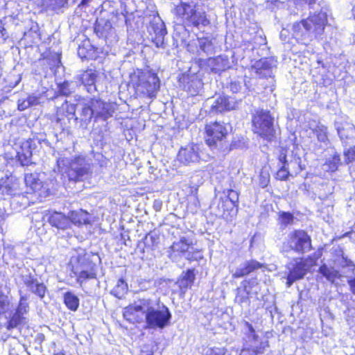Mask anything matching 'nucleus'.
Returning <instances> with one entry per match:
<instances>
[{
    "label": "nucleus",
    "mask_w": 355,
    "mask_h": 355,
    "mask_svg": "<svg viewBox=\"0 0 355 355\" xmlns=\"http://www.w3.org/2000/svg\"><path fill=\"white\" fill-rule=\"evenodd\" d=\"M66 306L71 311H76L79 306V299L71 292H67L64 295Z\"/></svg>",
    "instance_id": "nucleus-29"
},
{
    "label": "nucleus",
    "mask_w": 355,
    "mask_h": 355,
    "mask_svg": "<svg viewBox=\"0 0 355 355\" xmlns=\"http://www.w3.org/2000/svg\"><path fill=\"white\" fill-rule=\"evenodd\" d=\"M124 318L131 322H146L150 329H164L171 318L168 308L159 299L138 298L123 310Z\"/></svg>",
    "instance_id": "nucleus-1"
},
{
    "label": "nucleus",
    "mask_w": 355,
    "mask_h": 355,
    "mask_svg": "<svg viewBox=\"0 0 355 355\" xmlns=\"http://www.w3.org/2000/svg\"><path fill=\"white\" fill-rule=\"evenodd\" d=\"M17 157L22 166H28L32 163V151L29 141H26L21 143L17 150Z\"/></svg>",
    "instance_id": "nucleus-19"
},
{
    "label": "nucleus",
    "mask_w": 355,
    "mask_h": 355,
    "mask_svg": "<svg viewBox=\"0 0 355 355\" xmlns=\"http://www.w3.org/2000/svg\"><path fill=\"white\" fill-rule=\"evenodd\" d=\"M252 130L259 137L272 141L276 137L274 117L268 110L258 109L252 116Z\"/></svg>",
    "instance_id": "nucleus-5"
},
{
    "label": "nucleus",
    "mask_w": 355,
    "mask_h": 355,
    "mask_svg": "<svg viewBox=\"0 0 355 355\" xmlns=\"http://www.w3.org/2000/svg\"><path fill=\"white\" fill-rule=\"evenodd\" d=\"M69 218L70 223L76 225H87L91 223V215L83 209L71 211Z\"/></svg>",
    "instance_id": "nucleus-22"
},
{
    "label": "nucleus",
    "mask_w": 355,
    "mask_h": 355,
    "mask_svg": "<svg viewBox=\"0 0 355 355\" xmlns=\"http://www.w3.org/2000/svg\"><path fill=\"white\" fill-rule=\"evenodd\" d=\"M313 132L319 141L325 143L328 141V130L325 125H317L314 128Z\"/></svg>",
    "instance_id": "nucleus-36"
},
{
    "label": "nucleus",
    "mask_w": 355,
    "mask_h": 355,
    "mask_svg": "<svg viewBox=\"0 0 355 355\" xmlns=\"http://www.w3.org/2000/svg\"><path fill=\"white\" fill-rule=\"evenodd\" d=\"M347 283L350 287L351 292L355 294V277L349 279Z\"/></svg>",
    "instance_id": "nucleus-53"
},
{
    "label": "nucleus",
    "mask_w": 355,
    "mask_h": 355,
    "mask_svg": "<svg viewBox=\"0 0 355 355\" xmlns=\"http://www.w3.org/2000/svg\"><path fill=\"white\" fill-rule=\"evenodd\" d=\"M189 248V243L185 238L180 239V241L174 242L171 245V249L174 252H185Z\"/></svg>",
    "instance_id": "nucleus-40"
},
{
    "label": "nucleus",
    "mask_w": 355,
    "mask_h": 355,
    "mask_svg": "<svg viewBox=\"0 0 355 355\" xmlns=\"http://www.w3.org/2000/svg\"><path fill=\"white\" fill-rule=\"evenodd\" d=\"M327 21V17L324 14L313 13L306 19L295 22L292 28L295 33L300 34L302 37H307L311 41L313 39L321 38Z\"/></svg>",
    "instance_id": "nucleus-4"
},
{
    "label": "nucleus",
    "mask_w": 355,
    "mask_h": 355,
    "mask_svg": "<svg viewBox=\"0 0 355 355\" xmlns=\"http://www.w3.org/2000/svg\"><path fill=\"white\" fill-rule=\"evenodd\" d=\"M149 32L150 34L153 33L155 35V37L152 36V39L155 45L157 47L161 46L164 43L166 30L164 23L158 15L153 17L150 22Z\"/></svg>",
    "instance_id": "nucleus-13"
},
{
    "label": "nucleus",
    "mask_w": 355,
    "mask_h": 355,
    "mask_svg": "<svg viewBox=\"0 0 355 355\" xmlns=\"http://www.w3.org/2000/svg\"><path fill=\"white\" fill-rule=\"evenodd\" d=\"M44 174L40 173H26L24 181L26 185L33 192H39L40 194L47 193L53 186V181L50 183L42 180Z\"/></svg>",
    "instance_id": "nucleus-10"
},
{
    "label": "nucleus",
    "mask_w": 355,
    "mask_h": 355,
    "mask_svg": "<svg viewBox=\"0 0 355 355\" xmlns=\"http://www.w3.org/2000/svg\"><path fill=\"white\" fill-rule=\"evenodd\" d=\"M340 164V157L338 153H334L324 163L327 166V171L334 173L336 171Z\"/></svg>",
    "instance_id": "nucleus-31"
},
{
    "label": "nucleus",
    "mask_w": 355,
    "mask_h": 355,
    "mask_svg": "<svg viewBox=\"0 0 355 355\" xmlns=\"http://www.w3.org/2000/svg\"><path fill=\"white\" fill-rule=\"evenodd\" d=\"M80 267H74V275L77 277V280L80 283H83L88 279L96 278L95 268L87 270H80Z\"/></svg>",
    "instance_id": "nucleus-28"
},
{
    "label": "nucleus",
    "mask_w": 355,
    "mask_h": 355,
    "mask_svg": "<svg viewBox=\"0 0 355 355\" xmlns=\"http://www.w3.org/2000/svg\"><path fill=\"white\" fill-rule=\"evenodd\" d=\"M318 272L325 277L330 283H334L337 279H340L342 277L338 270L333 267H329L327 264H322L318 268Z\"/></svg>",
    "instance_id": "nucleus-23"
},
{
    "label": "nucleus",
    "mask_w": 355,
    "mask_h": 355,
    "mask_svg": "<svg viewBox=\"0 0 355 355\" xmlns=\"http://www.w3.org/2000/svg\"><path fill=\"white\" fill-rule=\"evenodd\" d=\"M200 49L207 55H211L214 53V46L212 42L207 38H201L198 40Z\"/></svg>",
    "instance_id": "nucleus-33"
},
{
    "label": "nucleus",
    "mask_w": 355,
    "mask_h": 355,
    "mask_svg": "<svg viewBox=\"0 0 355 355\" xmlns=\"http://www.w3.org/2000/svg\"><path fill=\"white\" fill-rule=\"evenodd\" d=\"M17 189V184L12 182V180L7 179L0 182V193L3 195H12Z\"/></svg>",
    "instance_id": "nucleus-30"
},
{
    "label": "nucleus",
    "mask_w": 355,
    "mask_h": 355,
    "mask_svg": "<svg viewBox=\"0 0 355 355\" xmlns=\"http://www.w3.org/2000/svg\"><path fill=\"white\" fill-rule=\"evenodd\" d=\"M26 100H30V103H31V105H35V104H36V103H37V98H35V97H31V96H30V97H28Z\"/></svg>",
    "instance_id": "nucleus-54"
},
{
    "label": "nucleus",
    "mask_w": 355,
    "mask_h": 355,
    "mask_svg": "<svg viewBox=\"0 0 355 355\" xmlns=\"http://www.w3.org/2000/svg\"><path fill=\"white\" fill-rule=\"evenodd\" d=\"M8 37L6 28L3 26L2 21L0 20V43L4 42Z\"/></svg>",
    "instance_id": "nucleus-50"
},
{
    "label": "nucleus",
    "mask_w": 355,
    "mask_h": 355,
    "mask_svg": "<svg viewBox=\"0 0 355 355\" xmlns=\"http://www.w3.org/2000/svg\"><path fill=\"white\" fill-rule=\"evenodd\" d=\"M236 196V193L234 191H230L229 193V196H220L218 199L217 204V215L219 216H225V211H227L230 208L232 207L234 205V200L232 198V196Z\"/></svg>",
    "instance_id": "nucleus-21"
},
{
    "label": "nucleus",
    "mask_w": 355,
    "mask_h": 355,
    "mask_svg": "<svg viewBox=\"0 0 355 355\" xmlns=\"http://www.w3.org/2000/svg\"><path fill=\"white\" fill-rule=\"evenodd\" d=\"M280 223L284 225L293 223L294 217L293 214L288 211H282L279 215Z\"/></svg>",
    "instance_id": "nucleus-44"
},
{
    "label": "nucleus",
    "mask_w": 355,
    "mask_h": 355,
    "mask_svg": "<svg viewBox=\"0 0 355 355\" xmlns=\"http://www.w3.org/2000/svg\"><path fill=\"white\" fill-rule=\"evenodd\" d=\"M245 325H247L248 328V341L250 343L249 346L245 348V352H247L248 355L263 354L265 347L268 345L267 342H266V345H264L263 342L259 340V336L256 334L255 330L251 324L245 322Z\"/></svg>",
    "instance_id": "nucleus-12"
},
{
    "label": "nucleus",
    "mask_w": 355,
    "mask_h": 355,
    "mask_svg": "<svg viewBox=\"0 0 355 355\" xmlns=\"http://www.w3.org/2000/svg\"><path fill=\"white\" fill-rule=\"evenodd\" d=\"M291 175L288 165H282L275 173L274 177L278 181H287Z\"/></svg>",
    "instance_id": "nucleus-37"
},
{
    "label": "nucleus",
    "mask_w": 355,
    "mask_h": 355,
    "mask_svg": "<svg viewBox=\"0 0 355 355\" xmlns=\"http://www.w3.org/2000/svg\"><path fill=\"white\" fill-rule=\"evenodd\" d=\"M270 183V175L268 173H261L259 175V185L261 188H266Z\"/></svg>",
    "instance_id": "nucleus-48"
},
{
    "label": "nucleus",
    "mask_w": 355,
    "mask_h": 355,
    "mask_svg": "<svg viewBox=\"0 0 355 355\" xmlns=\"http://www.w3.org/2000/svg\"><path fill=\"white\" fill-rule=\"evenodd\" d=\"M195 279L193 270H188L182 279L180 281V287L188 288L191 286Z\"/></svg>",
    "instance_id": "nucleus-38"
},
{
    "label": "nucleus",
    "mask_w": 355,
    "mask_h": 355,
    "mask_svg": "<svg viewBox=\"0 0 355 355\" xmlns=\"http://www.w3.org/2000/svg\"><path fill=\"white\" fill-rule=\"evenodd\" d=\"M25 318L21 314L15 311V313L12 315L10 319L8 321L6 324V328L8 330H10L14 328H17L19 324H21Z\"/></svg>",
    "instance_id": "nucleus-35"
},
{
    "label": "nucleus",
    "mask_w": 355,
    "mask_h": 355,
    "mask_svg": "<svg viewBox=\"0 0 355 355\" xmlns=\"http://www.w3.org/2000/svg\"><path fill=\"white\" fill-rule=\"evenodd\" d=\"M236 102L233 98L219 96L211 105L210 112L213 114L222 113L230 111L236 107Z\"/></svg>",
    "instance_id": "nucleus-15"
},
{
    "label": "nucleus",
    "mask_w": 355,
    "mask_h": 355,
    "mask_svg": "<svg viewBox=\"0 0 355 355\" xmlns=\"http://www.w3.org/2000/svg\"><path fill=\"white\" fill-rule=\"evenodd\" d=\"M351 263H352V261H347V265L348 266H351Z\"/></svg>",
    "instance_id": "nucleus-59"
},
{
    "label": "nucleus",
    "mask_w": 355,
    "mask_h": 355,
    "mask_svg": "<svg viewBox=\"0 0 355 355\" xmlns=\"http://www.w3.org/2000/svg\"><path fill=\"white\" fill-rule=\"evenodd\" d=\"M321 256V253L314 259L311 257L307 258H297L295 263L292 268L289 270L286 276V286L290 287L295 282L302 279L309 272V266L307 265V261H313V264H315L316 260Z\"/></svg>",
    "instance_id": "nucleus-9"
},
{
    "label": "nucleus",
    "mask_w": 355,
    "mask_h": 355,
    "mask_svg": "<svg viewBox=\"0 0 355 355\" xmlns=\"http://www.w3.org/2000/svg\"><path fill=\"white\" fill-rule=\"evenodd\" d=\"M243 275H244L243 270H240V271H239V272H236L234 274V277H242Z\"/></svg>",
    "instance_id": "nucleus-55"
},
{
    "label": "nucleus",
    "mask_w": 355,
    "mask_h": 355,
    "mask_svg": "<svg viewBox=\"0 0 355 355\" xmlns=\"http://www.w3.org/2000/svg\"><path fill=\"white\" fill-rule=\"evenodd\" d=\"M49 223L53 226L60 230H66L70 227V220L62 213L54 212L48 218Z\"/></svg>",
    "instance_id": "nucleus-20"
},
{
    "label": "nucleus",
    "mask_w": 355,
    "mask_h": 355,
    "mask_svg": "<svg viewBox=\"0 0 355 355\" xmlns=\"http://www.w3.org/2000/svg\"><path fill=\"white\" fill-rule=\"evenodd\" d=\"M55 355H64L63 354H55Z\"/></svg>",
    "instance_id": "nucleus-60"
},
{
    "label": "nucleus",
    "mask_w": 355,
    "mask_h": 355,
    "mask_svg": "<svg viewBox=\"0 0 355 355\" xmlns=\"http://www.w3.org/2000/svg\"><path fill=\"white\" fill-rule=\"evenodd\" d=\"M348 132L349 131L343 127L338 128V134L341 140L348 139L350 137Z\"/></svg>",
    "instance_id": "nucleus-49"
},
{
    "label": "nucleus",
    "mask_w": 355,
    "mask_h": 355,
    "mask_svg": "<svg viewBox=\"0 0 355 355\" xmlns=\"http://www.w3.org/2000/svg\"><path fill=\"white\" fill-rule=\"evenodd\" d=\"M70 265L71 266L72 271L74 272V267H80V270H87L95 268V265L88 260L85 256H73L71 257L70 261Z\"/></svg>",
    "instance_id": "nucleus-25"
},
{
    "label": "nucleus",
    "mask_w": 355,
    "mask_h": 355,
    "mask_svg": "<svg viewBox=\"0 0 355 355\" xmlns=\"http://www.w3.org/2000/svg\"><path fill=\"white\" fill-rule=\"evenodd\" d=\"M78 104L74 105L73 103H69L67 101L62 105L60 108V112H65L69 119H73L75 120L76 111H78L79 106Z\"/></svg>",
    "instance_id": "nucleus-32"
},
{
    "label": "nucleus",
    "mask_w": 355,
    "mask_h": 355,
    "mask_svg": "<svg viewBox=\"0 0 355 355\" xmlns=\"http://www.w3.org/2000/svg\"><path fill=\"white\" fill-rule=\"evenodd\" d=\"M309 5L314 4L316 1V0H306Z\"/></svg>",
    "instance_id": "nucleus-57"
},
{
    "label": "nucleus",
    "mask_w": 355,
    "mask_h": 355,
    "mask_svg": "<svg viewBox=\"0 0 355 355\" xmlns=\"http://www.w3.org/2000/svg\"><path fill=\"white\" fill-rule=\"evenodd\" d=\"M272 64L268 58L259 60L256 63V72L260 77L263 78L271 72Z\"/></svg>",
    "instance_id": "nucleus-27"
},
{
    "label": "nucleus",
    "mask_w": 355,
    "mask_h": 355,
    "mask_svg": "<svg viewBox=\"0 0 355 355\" xmlns=\"http://www.w3.org/2000/svg\"><path fill=\"white\" fill-rule=\"evenodd\" d=\"M288 151V148L287 146H281L279 148L277 159L282 165H288L287 160Z\"/></svg>",
    "instance_id": "nucleus-45"
},
{
    "label": "nucleus",
    "mask_w": 355,
    "mask_h": 355,
    "mask_svg": "<svg viewBox=\"0 0 355 355\" xmlns=\"http://www.w3.org/2000/svg\"><path fill=\"white\" fill-rule=\"evenodd\" d=\"M22 280L31 292L37 295L40 298L44 297L46 288L43 283H40L30 273L22 275Z\"/></svg>",
    "instance_id": "nucleus-16"
},
{
    "label": "nucleus",
    "mask_w": 355,
    "mask_h": 355,
    "mask_svg": "<svg viewBox=\"0 0 355 355\" xmlns=\"http://www.w3.org/2000/svg\"><path fill=\"white\" fill-rule=\"evenodd\" d=\"M90 51H92V49L89 41L85 42L78 46V55L82 59L87 58L89 55Z\"/></svg>",
    "instance_id": "nucleus-42"
},
{
    "label": "nucleus",
    "mask_w": 355,
    "mask_h": 355,
    "mask_svg": "<svg viewBox=\"0 0 355 355\" xmlns=\"http://www.w3.org/2000/svg\"><path fill=\"white\" fill-rule=\"evenodd\" d=\"M352 14H353L354 18L355 19V6L352 9Z\"/></svg>",
    "instance_id": "nucleus-58"
},
{
    "label": "nucleus",
    "mask_w": 355,
    "mask_h": 355,
    "mask_svg": "<svg viewBox=\"0 0 355 355\" xmlns=\"http://www.w3.org/2000/svg\"><path fill=\"white\" fill-rule=\"evenodd\" d=\"M30 106H31V103H30V100H19L18 101V109L19 110H25Z\"/></svg>",
    "instance_id": "nucleus-51"
},
{
    "label": "nucleus",
    "mask_w": 355,
    "mask_h": 355,
    "mask_svg": "<svg viewBox=\"0 0 355 355\" xmlns=\"http://www.w3.org/2000/svg\"><path fill=\"white\" fill-rule=\"evenodd\" d=\"M89 103L92 107L95 121L98 119L106 120L114 113L112 105L99 98H92Z\"/></svg>",
    "instance_id": "nucleus-11"
},
{
    "label": "nucleus",
    "mask_w": 355,
    "mask_h": 355,
    "mask_svg": "<svg viewBox=\"0 0 355 355\" xmlns=\"http://www.w3.org/2000/svg\"><path fill=\"white\" fill-rule=\"evenodd\" d=\"M96 77L97 74L93 69L85 71L80 75V80L83 85L88 87L87 90L89 92L96 90L95 86Z\"/></svg>",
    "instance_id": "nucleus-24"
},
{
    "label": "nucleus",
    "mask_w": 355,
    "mask_h": 355,
    "mask_svg": "<svg viewBox=\"0 0 355 355\" xmlns=\"http://www.w3.org/2000/svg\"><path fill=\"white\" fill-rule=\"evenodd\" d=\"M262 268H266V266L255 260H250L245 264V275L253 272Z\"/></svg>",
    "instance_id": "nucleus-41"
},
{
    "label": "nucleus",
    "mask_w": 355,
    "mask_h": 355,
    "mask_svg": "<svg viewBox=\"0 0 355 355\" xmlns=\"http://www.w3.org/2000/svg\"><path fill=\"white\" fill-rule=\"evenodd\" d=\"M57 167L64 180L72 182L83 181L90 172V164L82 155L71 159L60 156L57 159Z\"/></svg>",
    "instance_id": "nucleus-2"
},
{
    "label": "nucleus",
    "mask_w": 355,
    "mask_h": 355,
    "mask_svg": "<svg viewBox=\"0 0 355 355\" xmlns=\"http://www.w3.org/2000/svg\"><path fill=\"white\" fill-rule=\"evenodd\" d=\"M8 305L7 297L0 295V313L5 311L6 307Z\"/></svg>",
    "instance_id": "nucleus-52"
},
{
    "label": "nucleus",
    "mask_w": 355,
    "mask_h": 355,
    "mask_svg": "<svg viewBox=\"0 0 355 355\" xmlns=\"http://www.w3.org/2000/svg\"><path fill=\"white\" fill-rule=\"evenodd\" d=\"M173 13L177 22L181 24L198 27L207 26L210 23L205 11L200 9L194 0H180L173 10Z\"/></svg>",
    "instance_id": "nucleus-3"
},
{
    "label": "nucleus",
    "mask_w": 355,
    "mask_h": 355,
    "mask_svg": "<svg viewBox=\"0 0 355 355\" xmlns=\"http://www.w3.org/2000/svg\"><path fill=\"white\" fill-rule=\"evenodd\" d=\"M128 288V285L123 279H119L116 286L112 291V293L118 298H121Z\"/></svg>",
    "instance_id": "nucleus-39"
},
{
    "label": "nucleus",
    "mask_w": 355,
    "mask_h": 355,
    "mask_svg": "<svg viewBox=\"0 0 355 355\" xmlns=\"http://www.w3.org/2000/svg\"><path fill=\"white\" fill-rule=\"evenodd\" d=\"M243 296L242 295H237L236 297V301L239 302V303H242L243 302Z\"/></svg>",
    "instance_id": "nucleus-56"
},
{
    "label": "nucleus",
    "mask_w": 355,
    "mask_h": 355,
    "mask_svg": "<svg viewBox=\"0 0 355 355\" xmlns=\"http://www.w3.org/2000/svg\"><path fill=\"white\" fill-rule=\"evenodd\" d=\"M69 0H44L43 5L46 10L54 11L57 13L62 12L68 6Z\"/></svg>",
    "instance_id": "nucleus-26"
},
{
    "label": "nucleus",
    "mask_w": 355,
    "mask_h": 355,
    "mask_svg": "<svg viewBox=\"0 0 355 355\" xmlns=\"http://www.w3.org/2000/svg\"><path fill=\"white\" fill-rule=\"evenodd\" d=\"M71 84L69 82H64L59 85V93L63 96H68L71 93Z\"/></svg>",
    "instance_id": "nucleus-47"
},
{
    "label": "nucleus",
    "mask_w": 355,
    "mask_h": 355,
    "mask_svg": "<svg viewBox=\"0 0 355 355\" xmlns=\"http://www.w3.org/2000/svg\"><path fill=\"white\" fill-rule=\"evenodd\" d=\"M24 20V14L19 9L17 8L10 15L4 18L5 24L11 23L13 25H18L20 21Z\"/></svg>",
    "instance_id": "nucleus-34"
},
{
    "label": "nucleus",
    "mask_w": 355,
    "mask_h": 355,
    "mask_svg": "<svg viewBox=\"0 0 355 355\" xmlns=\"http://www.w3.org/2000/svg\"><path fill=\"white\" fill-rule=\"evenodd\" d=\"M132 83L137 92L155 98L159 89V79L150 71H139L132 76Z\"/></svg>",
    "instance_id": "nucleus-6"
},
{
    "label": "nucleus",
    "mask_w": 355,
    "mask_h": 355,
    "mask_svg": "<svg viewBox=\"0 0 355 355\" xmlns=\"http://www.w3.org/2000/svg\"><path fill=\"white\" fill-rule=\"evenodd\" d=\"M288 243L296 253L303 254L313 249L311 236L304 230H295L288 235Z\"/></svg>",
    "instance_id": "nucleus-7"
},
{
    "label": "nucleus",
    "mask_w": 355,
    "mask_h": 355,
    "mask_svg": "<svg viewBox=\"0 0 355 355\" xmlns=\"http://www.w3.org/2000/svg\"><path fill=\"white\" fill-rule=\"evenodd\" d=\"M113 28L110 19L104 17L96 19L94 32L98 37L107 38L112 33Z\"/></svg>",
    "instance_id": "nucleus-18"
},
{
    "label": "nucleus",
    "mask_w": 355,
    "mask_h": 355,
    "mask_svg": "<svg viewBox=\"0 0 355 355\" xmlns=\"http://www.w3.org/2000/svg\"><path fill=\"white\" fill-rule=\"evenodd\" d=\"M28 297L25 295L20 296L19 305L16 309V312L21 313L22 315L26 313L28 311L29 306L28 303Z\"/></svg>",
    "instance_id": "nucleus-43"
},
{
    "label": "nucleus",
    "mask_w": 355,
    "mask_h": 355,
    "mask_svg": "<svg viewBox=\"0 0 355 355\" xmlns=\"http://www.w3.org/2000/svg\"><path fill=\"white\" fill-rule=\"evenodd\" d=\"M78 106H79L78 111L79 116L75 117V121L79 122L81 127L86 128L92 118H94L92 107L89 101L78 103Z\"/></svg>",
    "instance_id": "nucleus-17"
},
{
    "label": "nucleus",
    "mask_w": 355,
    "mask_h": 355,
    "mask_svg": "<svg viewBox=\"0 0 355 355\" xmlns=\"http://www.w3.org/2000/svg\"><path fill=\"white\" fill-rule=\"evenodd\" d=\"M345 162L349 164L355 162V146H353L344 151Z\"/></svg>",
    "instance_id": "nucleus-46"
},
{
    "label": "nucleus",
    "mask_w": 355,
    "mask_h": 355,
    "mask_svg": "<svg viewBox=\"0 0 355 355\" xmlns=\"http://www.w3.org/2000/svg\"><path fill=\"white\" fill-rule=\"evenodd\" d=\"M178 159L184 165L198 162L200 159L198 147L196 145H189L181 148L178 155Z\"/></svg>",
    "instance_id": "nucleus-14"
},
{
    "label": "nucleus",
    "mask_w": 355,
    "mask_h": 355,
    "mask_svg": "<svg viewBox=\"0 0 355 355\" xmlns=\"http://www.w3.org/2000/svg\"><path fill=\"white\" fill-rule=\"evenodd\" d=\"M206 142L210 147H218L223 145L226 139L228 130L224 123L214 122L206 125Z\"/></svg>",
    "instance_id": "nucleus-8"
}]
</instances>
